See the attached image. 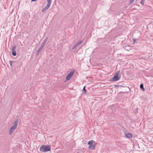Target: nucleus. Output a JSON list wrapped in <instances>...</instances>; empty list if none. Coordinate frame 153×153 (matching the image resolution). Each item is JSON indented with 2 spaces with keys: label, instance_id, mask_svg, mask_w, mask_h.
<instances>
[{
  "label": "nucleus",
  "instance_id": "nucleus-1",
  "mask_svg": "<svg viewBox=\"0 0 153 153\" xmlns=\"http://www.w3.org/2000/svg\"><path fill=\"white\" fill-rule=\"evenodd\" d=\"M40 151L42 152H45L51 151V146L50 145H42L40 148Z\"/></svg>",
  "mask_w": 153,
  "mask_h": 153
},
{
  "label": "nucleus",
  "instance_id": "nucleus-2",
  "mask_svg": "<svg viewBox=\"0 0 153 153\" xmlns=\"http://www.w3.org/2000/svg\"><path fill=\"white\" fill-rule=\"evenodd\" d=\"M120 71H117L112 79L110 80L111 82L116 81L118 80L121 77V74H120Z\"/></svg>",
  "mask_w": 153,
  "mask_h": 153
},
{
  "label": "nucleus",
  "instance_id": "nucleus-3",
  "mask_svg": "<svg viewBox=\"0 0 153 153\" xmlns=\"http://www.w3.org/2000/svg\"><path fill=\"white\" fill-rule=\"evenodd\" d=\"M89 145L88 148L91 150H94L95 146L97 145V143L94 140H91L89 141L88 143Z\"/></svg>",
  "mask_w": 153,
  "mask_h": 153
},
{
  "label": "nucleus",
  "instance_id": "nucleus-4",
  "mask_svg": "<svg viewBox=\"0 0 153 153\" xmlns=\"http://www.w3.org/2000/svg\"><path fill=\"white\" fill-rule=\"evenodd\" d=\"M74 73V71H71L69 73L66 77V81L68 80L71 79Z\"/></svg>",
  "mask_w": 153,
  "mask_h": 153
},
{
  "label": "nucleus",
  "instance_id": "nucleus-5",
  "mask_svg": "<svg viewBox=\"0 0 153 153\" xmlns=\"http://www.w3.org/2000/svg\"><path fill=\"white\" fill-rule=\"evenodd\" d=\"M16 47L17 46L16 45H15L12 48V54L14 56H15L16 55Z\"/></svg>",
  "mask_w": 153,
  "mask_h": 153
},
{
  "label": "nucleus",
  "instance_id": "nucleus-6",
  "mask_svg": "<svg viewBox=\"0 0 153 153\" xmlns=\"http://www.w3.org/2000/svg\"><path fill=\"white\" fill-rule=\"evenodd\" d=\"M16 128H14V127L12 126L10 127L9 129V134L11 135L13 132V130L16 129Z\"/></svg>",
  "mask_w": 153,
  "mask_h": 153
},
{
  "label": "nucleus",
  "instance_id": "nucleus-7",
  "mask_svg": "<svg viewBox=\"0 0 153 153\" xmlns=\"http://www.w3.org/2000/svg\"><path fill=\"white\" fill-rule=\"evenodd\" d=\"M126 136L129 138H131L132 137V134L131 133H127L125 134Z\"/></svg>",
  "mask_w": 153,
  "mask_h": 153
},
{
  "label": "nucleus",
  "instance_id": "nucleus-8",
  "mask_svg": "<svg viewBox=\"0 0 153 153\" xmlns=\"http://www.w3.org/2000/svg\"><path fill=\"white\" fill-rule=\"evenodd\" d=\"M18 120H15L13 123V126L14 127V128H16V127L18 125Z\"/></svg>",
  "mask_w": 153,
  "mask_h": 153
},
{
  "label": "nucleus",
  "instance_id": "nucleus-9",
  "mask_svg": "<svg viewBox=\"0 0 153 153\" xmlns=\"http://www.w3.org/2000/svg\"><path fill=\"white\" fill-rule=\"evenodd\" d=\"M50 6H49L48 5H47L42 10V12H45L50 7Z\"/></svg>",
  "mask_w": 153,
  "mask_h": 153
},
{
  "label": "nucleus",
  "instance_id": "nucleus-10",
  "mask_svg": "<svg viewBox=\"0 0 153 153\" xmlns=\"http://www.w3.org/2000/svg\"><path fill=\"white\" fill-rule=\"evenodd\" d=\"M140 88L143 91H145V89L144 88V85L143 83H141L140 84Z\"/></svg>",
  "mask_w": 153,
  "mask_h": 153
},
{
  "label": "nucleus",
  "instance_id": "nucleus-11",
  "mask_svg": "<svg viewBox=\"0 0 153 153\" xmlns=\"http://www.w3.org/2000/svg\"><path fill=\"white\" fill-rule=\"evenodd\" d=\"M85 87H86V86H85L83 87V90H82L84 94H86L87 90L85 89Z\"/></svg>",
  "mask_w": 153,
  "mask_h": 153
},
{
  "label": "nucleus",
  "instance_id": "nucleus-12",
  "mask_svg": "<svg viewBox=\"0 0 153 153\" xmlns=\"http://www.w3.org/2000/svg\"><path fill=\"white\" fill-rule=\"evenodd\" d=\"M82 42V41L81 40V41H79L77 42L76 44V45L77 46H78L80 45Z\"/></svg>",
  "mask_w": 153,
  "mask_h": 153
},
{
  "label": "nucleus",
  "instance_id": "nucleus-13",
  "mask_svg": "<svg viewBox=\"0 0 153 153\" xmlns=\"http://www.w3.org/2000/svg\"><path fill=\"white\" fill-rule=\"evenodd\" d=\"M52 0H47V5H48L49 6H50L51 2V1Z\"/></svg>",
  "mask_w": 153,
  "mask_h": 153
},
{
  "label": "nucleus",
  "instance_id": "nucleus-14",
  "mask_svg": "<svg viewBox=\"0 0 153 153\" xmlns=\"http://www.w3.org/2000/svg\"><path fill=\"white\" fill-rule=\"evenodd\" d=\"M43 48V47H42L41 46H40L39 48L38 51H41L42 50Z\"/></svg>",
  "mask_w": 153,
  "mask_h": 153
},
{
  "label": "nucleus",
  "instance_id": "nucleus-15",
  "mask_svg": "<svg viewBox=\"0 0 153 153\" xmlns=\"http://www.w3.org/2000/svg\"><path fill=\"white\" fill-rule=\"evenodd\" d=\"M16 61H10V65L11 67H12V63H13L14 62H15Z\"/></svg>",
  "mask_w": 153,
  "mask_h": 153
},
{
  "label": "nucleus",
  "instance_id": "nucleus-16",
  "mask_svg": "<svg viewBox=\"0 0 153 153\" xmlns=\"http://www.w3.org/2000/svg\"><path fill=\"white\" fill-rule=\"evenodd\" d=\"M145 1V0H141L140 3L142 5H144V2Z\"/></svg>",
  "mask_w": 153,
  "mask_h": 153
},
{
  "label": "nucleus",
  "instance_id": "nucleus-17",
  "mask_svg": "<svg viewBox=\"0 0 153 153\" xmlns=\"http://www.w3.org/2000/svg\"><path fill=\"white\" fill-rule=\"evenodd\" d=\"M48 36H47L45 40H44L43 42H44L46 43V42L48 39Z\"/></svg>",
  "mask_w": 153,
  "mask_h": 153
},
{
  "label": "nucleus",
  "instance_id": "nucleus-18",
  "mask_svg": "<svg viewBox=\"0 0 153 153\" xmlns=\"http://www.w3.org/2000/svg\"><path fill=\"white\" fill-rule=\"evenodd\" d=\"M45 44H46L45 42H43L42 43L41 46L42 47H44L45 46Z\"/></svg>",
  "mask_w": 153,
  "mask_h": 153
},
{
  "label": "nucleus",
  "instance_id": "nucleus-19",
  "mask_svg": "<svg viewBox=\"0 0 153 153\" xmlns=\"http://www.w3.org/2000/svg\"><path fill=\"white\" fill-rule=\"evenodd\" d=\"M137 40H137L136 39H133V44H134L135 43H136L137 41Z\"/></svg>",
  "mask_w": 153,
  "mask_h": 153
},
{
  "label": "nucleus",
  "instance_id": "nucleus-20",
  "mask_svg": "<svg viewBox=\"0 0 153 153\" xmlns=\"http://www.w3.org/2000/svg\"><path fill=\"white\" fill-rule=\"evenodd\" d=\"M77 46L75 44V45L72 48V50H74V49H75V48H76V47Z\"/></svg>",
  "mask_w": 153,
  "mask_h": 153
},
{
  "label": "nucleus",
  "instance_id": "nucleus-21",
  "mask_svg": "<svg viewBox=\"0 0 153 153\" xmlns=\"http://www.w3.org/2000/svg\"><path fill=\"white\" fill-rule=\"evenodd\" d=\"M134 1L132 0H130V1L129 2V4L130 5L131 4H132V3H133V2H134Z\"/></svg>",
  "mask_w": 153,
  "mask_h": 153
},
{
  "label": "nucleus",
  "instance_id": "nucleus-22",
  "mask_svg": "<svg viewBox=\"0 0 153 153\" xmlns=\"http://www.w3.org/2000/svg\"><path fill=\"white\" fill-rule=\"evenodd\" d=\"M114 86L115 87H121V86H122H122H121V85H114Z\"/></svg>",
  "mask_w": 153,
  "mask_h": 153
},
{
  "label": "nucleus",
  "instance_id": "nucleus-23",
  "mask_svg": "<svg viewBox=\"0 0 153 153\" xmlns=\"http://www.w3.org/2000/svg\"><path fill=\"white\" fill-rule=\"evenodd\" d=\"M39 52H40V51H37V52H36V54L37 56H38L39 54Z\"/></svg>",
  "mask_w": 153,
  "mask_h": 153
},
{
  "label": "nucleus",
  "instance_id": "nucleus-24",
  "mask_svg": "<svg viewBox=\"0 0 153 153\" xmlns=\"http://www.w3.org/2000/svg\"><path fill=\"white\" fill-rule=\"evenodd\" d=\"M50 102L49 101H46V102H47V104H49V103H50Z\"/></svg>",
  "mask_w": 153,
  "mask_h": 153
},
{
  "label": "nucleus",
  "instance_id": "nucleus-25",
  "mask_svg": "<svg viewBox=\"0 0 153 153\" xmlns=\"http://www.w3.org/2000/svg\"><path fill=\"white\" fill-rule=\"evenodd\" d=\"M37 0H31V1H37Z\"/></svg>",
  "mask_w": 153,
  "mask_h": 153
},
{
  "label": "nucleus",
  "instance_id": "nucleus-26",
  "mask_svg": "<svg viewBox=\"0 0 153 153\" xmlns=\"http://www.w3.org/2000/svg\"><path fill=\"white\" fill-rule=\"evenodd\" d=\"M44 103H46V101H44L43 102Z\"/></svg>",
  "mask_w": 153,
  "mask_h": 153
}]
</instances>
